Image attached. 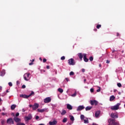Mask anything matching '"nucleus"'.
<instances>
[{
	"label": "nucleus",
	"instance_id": "obj_2",
	"mask_svg": "<svg viewBox=\"0 0 125 125\" xmlns=\"http://www.w3.org/2000/svg\"><path fill=\"white\" fill-rule=\"evenodd\" d=\"M30 73H25V74H24L23 75V78L24 80L28 81L30 80Z\"/></svg>",
	"mask_w": 125,
	"mask_h": 125
},
{
	"label": "nucleus",
	"instance_id": "obj_51",
	"mask_svg": "<svg viewBox=\"0 0 125 125\" xmlns=\"http://www.w3.org/2000/svg\"><path fill=\"white\" fill-rule=\"evenodd\" d=\"M65 80L67 82H68L69 81V79H68L67 78H65Z\"/></svg>",
	"mask_w": 125,
	"mask_h": 125
},
{
	"label": "nucleus",
	"instance_id": "obj_63",
	"mask_svg": "<svg viewBox=\"0 0 125 125\" xmlns=\"http://www.w3.org/2000/svg\"><path fill=\"white\" fill-rule=\"evenodd\" d=\"M19 83V81H17V84H18Z\"/></svg>",
	"mask_w": 125,
	"mask_h": 125
},
{
	"label": "nucleus",
	"instance_id": "obj_24",
	"mask_svg": "<svg viewBox=\"0 0 125 125\" xmlns=\"http://www.w3.org/2000/svg\"><path fill=\"white\" fill-rule=\"evenodd\" d=\"M58 91L60 92L61 93H62L63 91V89H62L61 88H59Z\"/></svg>",
	"mask_w": 125,
	"mask_h": 125
},
{
	"label": "nucleus",
	"instance_id": "obj_55",
	"mask_svg": "<svg viewBox=\"0 0 125 125\" xmlns=\"http://www.w3.org/2000/svg\"><path fill=\"white\" fill-rule=\"evenodd\" d=\"M1 115L4 116V115H5V113H2Z\"/></svg>",
	"mask_w": 125,
	"mask_h": 125
},
{
	"label": "nucleus",
	"instance_id": "obj_64",
	"mask_svg": "<svg viewBox=\"0 0 125 125\" xmlns=\"http://www.w3.org/2000/svg\"><path fill=\"white\" fill-rule=\"evenodd\" d=\"M39 125H44L42 124H40Z\"/></svg>",
	"mask_w": 125,
	"mask_h": 125
},
{
	"label": "nucleus",
	"instance_id": "obj_25",
	"mask_svg": "<svg viewBox=\"0 0 125 125\" xmlns=\"http://www.w3.org/2000/svg\"><path fill=\"white\" fill-rule=\"evenodd\" d=\"M17 125H25V124L22 123H21L20 122V123H18Z\"/></svg>",
	"mask_w": 125,
	"mask_h": 125
},
{
	"label": "nucleus",
	"instance_id": "obj_43",
	"mask_svg": "<svg viewBox=\"0 0 125 125\" xmlns=\"http://www.w3.org/2000/svg\"><path fill=\"white\" fill-rule=\"evenodd\" d=\"M39 119V117L38 116H36V117H35V119L37 120Z\"/></svg>",
	"mask_w": 125,
	"mask_h": 125
},
{
	"label": "nucleus",
	"instance_id": "obj_41",
	"mask_svg": "<svg viewBox=\"0 0 125 125\" xmlns=\"http://www.w3.org/2000/svg\"><path fill=\"white\" fill-rule=\"evenodd\" d=\"M76 96V93H75L74 94H72V97H75Z\"/></svg>",
	"mask_w": 125,
	"mask_h": 125
},
{
	"label": "nucleus",
	"instance_id": "obj_20",
	"mask_svg": "<svg viewBox=\"0 0 125 125\" xmlns=\"http://www.w3.org/2000/svg\"><path fill=\"white\" fill-rule=\"evenodd\" d=\"M92 108V107L87 106L85 108V110L86 111H89Z\"/></svg>",
	"mask_w": 125,
	"mask_h": 125
},
{
	"label": "nucleus",
	"instance_id": "obj_46",
	"mask_svg": "<svg viewBox=\"0 0 125 125\" xmlns=\"http://www.w3.org/2000/svg\"><path fill=\"white\" fill-rule=\"evenodd\" d=\"M1 124L2 125H3L4 124V121L3 120H2L1 122Z\"/></svg>",
	"mask_w": 125,
	"mask_h": 125
},
{
	"label": "nucleus",
	"instance_id": "obj_35",
	"mask_svg": "<svg viewBox=\"0 0 125 125\" xmlns=\"http://www.w3.org/2000/svg\"><path fill=\"white\" fill-rule=\"evenodd\" d=\"M65 59V57H64V56H63L62 57H61V60L63 61V60H64Z\"/></svg>",
	"mask_w": 125,
	"mask_h": 125
},
{
	"label": "nucleus",
	"instance_id": "obj_14",
	"mask_svg": "<svg viewBox=\"0 0 125 125\" xmlns=\"http://www.w3.org/2000/svg\"><path fill=\"white\" fill-rule=\"evenodd\" d=\"M83 56L84 61L85 62H88L89 60H88V59H87L86 54H83Z\"/></svg>",
	"mask_w": 125,
	"mask_h": 125
},
{
	"label": "nucleus",
	"instance_id": "obj_12",
	"mask_svg": "<svg viewBox=\"0 0 125 125\" xmlns=\"http://www.w3.org/2000/svg\"><path fill=\"white\" fill-rule=\"evenodd\" d=\"M84 109V107L83 105L79 106L78 108L77 109V111H80Z\"/></svg>",
	"mask_w": 125,
	"mask_h": 125
},
{
	"label": "nucleus",
	"instance_id": "obj_11",
	"mask_svg": "<svg viewBox=\"0 0 125 125\" xmlns=\"http://www.w3.org/2000/svg\"><path fill=\"white\" fill-rule=\"evenodd\" d=\"M111 117L113 119H116L118 118V115L115 113H112L111 114Z\"/></svg>",
	"mask_w": 125,
	"mask_h": 125
},
{
	"label": "nucleus",
	"instance_id": "obj_32",
	"mask_svg": "<svg viewBox=\"0 0 125 125\" xmlns=\"http://www.w3.org/2000/svg\"><path fill=\"white\" fill-rule=\"evenodd\" d=\"M117 85L119 87H122V84L121 83H117Z\"/></svg>",
	"mask_w": 125,
	"mask_h": 125
},
{
	"label": "nucleus",
	"instance_id": "obj_38",
	"mask_svg": "<svg viewBox=\"0 0 125 125\" xmlns=\"http://www.w3.org/2000/svg\"><path fill=\"white\" fill-rule=\"evenodd\" d=\"M99 89H98V90H97V92H100L101 91V88L100 87H98Z\"/></svg>",
	"mask_w": 125,
	"mask_h": 125
},
{
	"label": "nucleus",
	"instance_id": "obj_28",
	"mask_svg": "<svg viewBox=\"0 0 125 125\" xmlns=\"http://www.w3.org/2000/svg\"><path fill=\"white\" fill-rule=\"evenodd\" d=\"M67 118H64L63 119L62 122L64 123H66V122H67Z\"/></svg>",
	"mask_w": 125,
	"mask_h": 125
},
{
	"label": "nucleus",
	"instance_id": "obj_7",
	"mask_svg": "<svg viewBox=\"0 0 125 125\" xmlns=\"http://www.w3.org/2000/svg\"><path fill=\"white\" fill-rule=\"evenodd\" d=\"M7 123L9 125H14V122L12 118H9L7 120Z\"/></svg>",
	"mask_w": 125,
	"mask_h": 125
},
{
	"label": "nucleus",
	"instance_id": "obj_5",
	"mask_svg": "<svg viewBox=\"0 0 125 125\" xmlns=\"http://www.w3.org/2000/svg\"><path fill=\"white\" fill-rule=\"evenodd\" d=\"M51 101V99L50 97H47L46 98L44 99L43 102L45 104H48L50 103Z\"/></svg>",
	"mask_w": 125,
	"mask_h": 125
},
{
	"label": "nucleus",
	"instance_id": "obj_42",
	"mask_svg": "<svg viewBox=\"0 0 125 125\" xmlns=\"http://www.w3.org/2000/svg\"><path fill=\"white\" fill-rule=\"evenodd\" d=\"M90 91H91V92H94V89H93V88H91V89H90Z\"/></svg>",
	"mask_w": 125,
	"mask_h": 125
},
{
	"label": "nucleus",
	"instance_id": "obj_22",
	"mask_svg": "<svg viewBox=\"0 0 125 125\" xmlns=\"http://www.w3.org/2000/svg\"><path fill=\"white\" fill-rule=\"evenodd\" d=\"M66 113V111L65 110H62V112L61 113L62 115H64Z\"/></svg>",
	"mask_w": 125,
	"mask_h": 125
},
{
	"label": "nucleus",
	"instance_id": "obj_16",
	"mask_svg": "<svg viewBox=\"0 0 125 125\" xmlns=\"http://www.w3.org/2000/svg\"><path fill=\"white\" fill-rule=\"evenodd\" d=\"M78 56L80 58V60L82 61V58L83 56V55L82 53H79L78 54Z\"/></svg>",
	"mask_w": 125,
	"mask_h": 125
},
{
	"label": "nucleus",
	"instance_id": "obj_47",
	"mask_svg": "<svg viewBox=\"0 0 125 125\" xmlns=\"http://www.w3.org/2000/svg\"><path fill=\"white\" fill-rule=\"evenodd\" d=\"M33 64H34L33 62H30V63H29V65H33Z\"/></svg>",
	"mask_w": 125,
	"mask_h": 125
},
{
	"label": "nucleus",
	"instance_id": "obj_13",
	"mask_svg": "<svg viewBox=\"0 0 125 125\" xmlns=\"http://www.w3.org/2000/svg\"><path fill=\"white\" fill-rule=\"evenodd\" d=\"M57 124V121H53V122H49V125H56Z\"/></svg>",
	"mask_w": 125,
	"mask_h": 125
},
{
	"label": "nucleus",
	"instance_id": "obj_54",
	"mask_svg": "<svg viewBox=\"0 0 125 125\" xmlns=\"http://www.w3.org/2000/svg\"><path fill=\"white\" fill-rule=\"evenodd\" d=\"M92 125H97L96 124H95V123H93Z\"/></svg>",
	"mask_w": 125,
	"mask_h": 125
},
{
	"label": "nucleus",
	"instance_id": "obj_40",
	"mask_svg": "<svg viewBox=\"0 0 125 125\" xmlns=\"http://www.w3.org/2000/svg\"><path fill=\"white\" fill-rule=\"evenodd\" d=\"M46 61H47L46 59H43V63H45V62H46Z\"/></svg>",
	"mask_w": 125,
	"mask_h": 125
},
{
	"label": "nucleus",
	"instance_id": "obj_18",
	"mask_svg": "<svg viewBox=\"0 0 125 125\" xmlns=\"http://www.w3.org/2000/svg\"><path fill=\"white\" fill-rule=\"evenodd\" d=\"M37 110L39 112L42 113V112H44L45 111H46V109H45V108L42 109H38Z\"/></svg>",
	"mask_w": 125,
	"mask_h": 125
},
{
	"label": "nucleus",
	"instance_id": "obj_44",
	"mask_svg": "<svg viewBox=\"0 0 125 125\" xmlns=\"http://www.w3.org/2000/svg\"><path fill=\"white\" fill-rule=\"evenodd\" d=\"M25 87H26V86L25 85H22V86L21 87V88L23 89L25 88Z\"/></svg>",
	"mask_w": 125,
	"mask_h": 125
},
{
	"label": "nucleus",
	"instance_id": "obj_23",
	"mask_svg": "<svg viewBox=\"0 0 125 125\" xmlns=\"http://www.w3.org/2000/svg\"><path fill=\"white\" fill-rule=\"evenodd\" d=\"M99 115H100V112H99V111H98V112H96V113H95V117H96V118L98 117V116H99Z\"/></svg>",
	"mask_w": 125,
	"mask_h": 125
},
{
	"label": "nucleus",
	"instance_id": "obj_26",
	"mask_svg": "<svg viewBox=\"0 0 125 125\" xmlns=\"http://www.w3.org/2000/svg\"><path fill=\"white\" fill-rule=\"evenodd\" d=\"M4 75H5V73L3 72H1L0 73V76H1V77L4 76Z\"/></svg>",
	"mask_w": 125,
	"mask_h": 125
},
{
	"label": "nucleus",
	"instance_id": "obj_6",
	"mask_svg": "<svg viewBox=\"0 0 125 125\" xmlns=\"http://www.w3.org/2000/svg\"><path fill=\"white\" fill-rule=\"evenodd\" d=\"M32 119V116L31 114H29L28 116L24 117V120L25 121H28L29 120H31Z\"/></svg>",
	"mask_w": 125,
	"mask_h": 125
},
{
	"label": "nucleus",
	"instance_id": "obj_4",
	"mask_svg": "<svg viewBox=\"0 0 125 125\" xmlns=\"http://www.w3.org/2000/svg\"><path fill=\"white\" fill-rule=\"evenodd\" d=\"M68 64L70 65H74L75 62L74 59H69V60H68Z\"/></svg>",
	"mask_w": 125,
	"mask_h": 125
},
{
	"label": "nucleus",
	"instance_id": "obj_58",
	"mask_svg": "<svg viewBox=\"0 0 125 125\" xmlns=\"http://www.w3.org/2000/svg\"><path fill=\"white\" fill-rule=\"evenodd\" d=\"M86 81V79H84V82L85 83V82Z\"/></svg>",
	"mask_w": 125,
	"mask_h": 125
},
{
	"label": "nucleus",
	"instance_id": "obj_9",
	"mask_svg": "<svg viewBox=\"0 0 125 125\" xmlns=\"http://www.w3.org/2000/svg\"><path fill=\"white\" fill-rule=\"evenodd\" d=\"M98 104V102L96 101V100L91 101H90V104L92 105H97Z\"/></svg>",
	"mask_w": 125,
	"mask_h": 125
},
{
	"label": "nucleus",
	"instance_id": "obj_37",
	"mask_svg": "<svg viewBox=\"0 0 125 125\" xmlns=\"http://www.w3.org/2000/svg\"><path fill=\"white\" fill-rule=\"evenodd\" d=\"M19 115H20L19 113H17L14 117H18L19 116Z\"/></svg>",
	"mask_w": 125,
	"mask_h": 125
},
{
	"label": "nucleus",
	"instance_id": "obj_21",
	"mask_svg": "<svg viewBox=\"0 0 125 125\" xmlns=\"http://www.w3.org/2000/svg\"><path fill=\"white\" fill-rule=\"evenodd\" d=\"M115 99V97H114V96H111L110 98V101L111 102L113 101Z\"/></svg>",
	"mask_w": 125,
	"mask_h": 125
},
{
	"label": "nucleus",
	"instance_id": "obj_34",
	"mask_svg": "<svg viewBox=\"0 0 125 125\" xmlns=\"http://www.w3.org/2000/svg\"><path fill=\"white\" fill-rule=\"evenodd\" d=\"M74 75V72L73 71H71V72H70V76H73Z\"/></svg>",
	"mask_w": 125,
	"mask_h": 125
},
{
	"label": "nucleus",
	"instance_id": "obj_36",
	"mask_svg": "<svg viewBox=\"0 0 125 125\" xmlns=\"http://www.w3.org/2000/svg\"><path fill=\"white\" fill-rule=\"evenodd\" d=\"M81 119L82 120L84 119V116L83 115H82L81 116Z\"/></svg>",
	"mask_w": 125,
	"mask_h": 125
},
{
	"label": "nucleus",
	"instance_id": "obj_33",
	"mask_svg": "<svg viewBox=\"0 0 125 125\" xmlns=\"http://www.w3.org/2000/svg\"><path fill=\"white\" fill-rule=\"evenodd\" d=\"M89 60L90 61L92 62L93 60V57H90Z\"/></svg>",
	"mask_w": 125,
	"mask_h": 125
},
{
	"label": "nucleus",
	"instance_id": "obj_39",
	"mask_svg": "<svg viewBox=\"0 0 125 125\" xmlns=\"http://www.w3.org/2000/svg\"><path fill=\"white\" fill-rule=\"evenodd\" d=\"M8 84L10 86H12V85H13L11 82H9Z\"/></svg>",
	"mask_w": 125,
	"mask_h": 125
},
{
	"label": "nucleus",
	"instance_id": "obj_57",
	"mask_svg": "<svg viewBox=\"0 0 125 125\" xmlns=\"http://www.w3.org/2000/svg\"><path fill=\"white\" fill-rule=\"evenodd\" d=\"M40 60L41 61H42V58H40Z\"/></svg>",
	"mask_w": 125,
	"mask_h": 125
},
{
	"label": "nucleus",
	"instance_id": "obj_52",
	"mask_svg": "<svg viewBox=\"0 0 125 125\" xmlns=\"http://www.w3.org/2000/svg\"><path fill=\"white\" fill-rule=\"evenodd\" d=\"M94 31H95V32H97V28H94Z\"/></svg>",
	"mask_w": 125,
	"mask_h": 125
},
{
	"label": "nucleus",
	"instance_id": "obj_62",
	"mask_svg": "<svg viewBox=\"0 0 125 125\" xmlns=\"http://www.w3.org/2000/svg\"><path fill=\"white\" fill-rule=\"evenodd\" d=\"M35 60H32V62L33 63V62H34Z\"/></svg>",
	"mask_w": 125,
	"mask_h": 125
},
{
	"label": "nucleus",
	"instance_id": "obj_17",
	"mask_svg": "<svg viewBox=\"0 0 125 125\" xmlns=\"http://www.w3.org/2000/svg\"><path fill=\"white\" fill-rule=\"evenodd\" d=\"M67 108L68 109H69V110H72V109H73V107H72V106L71 105H70V104H67Z\"/></svg>",
	"mask_w": 125,
	"mask_h": 125
},
{
	"label": "nucleus",
	"instance_id": "obj_53",
	"mask_svg": "<svg viewBox=\"0 0 125 125\" xmlns=\"http://www.w3.org/2000/svg\"><path fill=\"white\" fill-rule=\"evenodd\" d=\"M33 105H29V107H32V109H33Z\"/></svg>",
	"mask_w": 125,
	"mask_h": 125
},
{
	"label": "nucleus",
	"instance_id": "obj_3",
	"mask_svg": "<svg viewBox=\"0 0 125 125\" xmlns=\"http://www.w3.org/2000/svg\"><path fill=\"white\" fill-rule=\"evenodd\" d=\"M121 105V104L118 103L116 105L111 107V109L112 110H117L118 109H119V106Z\"/></svg>",
	"mask_w": 125,
	"mask_h": 125
},
{
	"label": "nucleus",
	"instance_id": "obj_50",
	"mask_svg": "<svg viewBox=\"0 0 125 125\" xmlns=\"http://www.w3.org/2000/svg\"><path fill=\"white\" fill-rule=\"evenodd\" d=\"M120 34L118 32H117V36L119 37V36H120Z\"/></svg>",
	"mask_w": 125,
	"mask_h": 125
},
{
	"label": "nucleus",
	"instance_id": "obj_48",
	"mask_svg": "<svg viewBox=\"0 0 125 125\" xmlns=\"http://www.w3.org/2000/svg\"><path fill=\"white\" fill-rule=\"evenodd\" d=\"M49 68H50L49 65H47V66H46V68H47V69H49Z\"/></svg>",
	"mask_w": 125,
	"mask_h": 125
},
{
	"label": "nucleus",
	"instance_id": "obj_27",
	"mask_svg": "<svg viewBox=\"0 0 125 125\" xmlns=\"http://www.w3.org/2000/svg\"><path fill=\"white\" fill-rule=\"evenodd\" d=\"M34 95V92L32 91V92H31V93L29 95H28V96H29V97H30L31 96Z\"/></svg>",
	"mask_w": 125,
	"mask_h": 125
},
{
	"label": "nucleus",
	"instance_id": "obj_1",
	"mask_svg": "<svg viewBox=\"0 0 125 125\" xmlns=\"http://www.w3.org/2000/svg\"><path fill=\"white\" fill-rule=\"evenodd\" d=\"M115 119H110L108 120V125H119V122H116Z\"/></svg>",
	"mask_w": 125,
	"mask_h": 125
},
{
	"label": "nucleus",
	"instance_id": "obj_10",
	"mask_svg": "<svg viewBox=\"0 0 125 125\" xmlns=\"http://www.w3.org/2000/svg\"><path fill=\"white\" fill-rule=\"evenodd\" d=\"M39 104L37 103L34 104L33 106V110H36L39 107Z\"/></svg>",
	"mask_w": 125,
	"mask_h": 125
},
{
	"label": "nucleus",
	"instance_id": "obj_61",
	"mask_svg": "<svg viewBox=\"0 0 125 125\" xmlns=\"http://www.w3.org/2000/svg\"><path fill=\"white\" fill-rule=\"evenodd\" d=\"M2 89V87L1 86H0V90Z\"/></svg>",
	"mask_w": 125,
	"mask_h": 125
},
{
	"label": "nucleus",
	"instance_id": "obj_8",
	"mask_svg": "<svg viewBox=\"0 0 125 125\" xmlns=\"http://www.w3.org/2000/svg\"><path fill=\"white\" fill-rule=\"evenodd\" d=\"M13 120H14L16 123H17H17H20V122H21V119H20V118H18V117H14Z\"/></svg>",
	"mask_w": 125,
	"mask_h": 125
},
{
	"label": "nucleus",
	"instance_id": "obj_60",
	"mask_svg": "<svg viewBox=\"0 0 125 125\" xmlns=\"http://www.w3.org/2000/svg\"><path fill=\"white\" fill-rule=\"evenodd\" d=\"M99 66H100V67H101L102 64H101V63H100V64H99Z\"/></svg>",
	"mask_w": 125,
	"mask_h": 125
},
{
	"label": "nucleus",
	"instance_id": "obj_29",
	"mask_svg": "<svg viewBox=\"0 0 125 125\" xmlns=\"http://www.w3.org/2000/svg\"><path fill=\"white\" fill-rule=\"evenodd\" d=\"M70 120L72 121H74V118L73 116H70Z\"/></svg>",
	"mask_w": 125,
	"mask_h": 125
},
{
	"label": "nucleus",
	"instance_id": "obj_49",
	"mask_svg": "<svg viewBox=\"0 0 125 125\" xmlns=\"http://www.w3.org/2000/svg\"><path fill=\"white\" fill-rule=\"evenodd\" d=\"M85 72V69L84 68H83L82 69V72L84 73Z\"/></svg>",
	"mask_w": 125,
	"mask_h": 125
},
{
	"label": "nucleus",
	"instance_id": "obj_56",
	"mask_svg": "<svg viewBox=\"0 0 125 125\" xmlns=\"http://www.w3.org/2000/svg\"><path fill=\"white\" fill-rule=\"evenodd\" d=\"M25 110H24L23 109L22 110V111L23 112H25Z\"/></svg>",
	"mask_w": 125,
	"mask_h": 125
},
{
	"label": "nucleus",
	"instance_id": "obj_15",
	"mask_svg": "<svg viewBox=\"0 0 125 125\" xmlns=\"http://www.w3.org/2000/svg\"><path fill=\"white\" fill-rule=\"evenodd\" d=\"M20 97L23 98L24 99H28L29 98L27 95H20Z\"/></svg>",
	"mask_w": 125,
	"mask_h": 125
},
{
	"label": "nucleus",
	"instance_id": "obj_59",
	"mask_svg": "<svg viewBox=\"0 0 125 125\" xmlns=\"http://www.w3.org/2000/svg\"><path fill=\"white\" fill-rule=\"evenodd\" d=\"M6 93H8L9 92L8 90H6Z\"/></svg>",
	"mask_w": 125,
	"mask_h": 125
},
{
	"label": "nucleus",
	"instance_id": "obj_45",
	"mask_svg": "<svg viewBox=\"0 0 125 125\" xmlns=\"http://www.w3.org/2000/svg\"><path fill=\"white\" fill-rule=\"evenodd\" d=\"M109 63H110V61H108V60H107L106 63L109 64Z\"/></svg>",
	"mask_w": 125,
	"mask_h": 125
},
{
	"label": "nucleus",
	"instance_id": "obj_19",
	"mask_svg": "<svg viewBox=\"0 0 125 125\" xmlns=\"http://www.w3.org/2000/svg\"><path fill=\"white\" fill-rule=\"evenodd\" d=\"M16 107V105L15 104H13L11 106V109L13 110L15 109V108Z\"/></svg>",
	"mask_w": 125,
	"mask_h": 125
},
{
	"label": "nucleus",
	"instance_id": "obj_31",
	"mask_svg": "<svg viewBox=\"0 0 125 125\" xmlns=\"http://www.w3.org/2000/svg\"><path fill=\"white\" fill-rule=\"evenodd\" d=\"M101 26H102L101 24H98L97 25V28L99 29L101 27Z\"/></svg>",
	"mask_w": 125,
	"mask_h": 125
},
{
	"label": "nucleus",
	"instance_id": "obj_30",
	"mask_svg": "<svg viewBox=\"0 0 125 125\" xmlns=\"http://www.w3.org/2000/svg\"><path fill=\"white\" fill-rule=\"evenodd\" d=\"M84 124H88L89 122H88V119H87V120H84Z\"/></svg>",
	"mask_w": 125,
	"mask_h": 125
}]
</instances>
